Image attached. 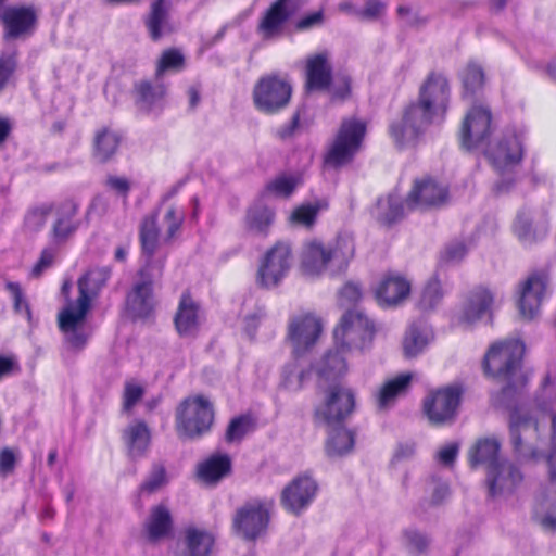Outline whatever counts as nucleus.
<instances>
[{"label":"nucleus","instance_id":"58836bf2","mask_svg":"<svg viewBox=\"0 0 556 556\" xmlns=\"http://www.w3.org/2000/svg\"><path fill=\"white\" fill-rule=\"evenodd\" d=\"M231 462L228 455H213L203 462L198 469L199 477L205 482H216L229 473Z\"/></svg>","mask_w":556,"mask_h":556},{"label":"nucleus","instance_id":"9b49d317","mask_svg":"<svg viewBox=\"0 0 556 556\" xmlns=\"http://www.w3.org/2000/svg\"><path fill=\"white\" fill-rule=\"evenodd\" d=\"M491 122L492 115L488 108L472 106L462 123L459 131L462 148L468 151L485 148L492 132Z\"/></svg>","mask_w":556,"mask_h":556},{"label":"nucleus","instance_id":"e433bc0d","mask_svg":"<svg viewBox=\"0 0 556 556\" xmlns=\"http://www.w3.org/2000/svg\"><path fill=\"white\" fill-rule=\"evenodd\" d=\"M348 159V122L342 121L340 129L330 144L325 159L326 168H338L342 166Z\"/></svg>","mask_w":556,"mask_h":556},{"label":"nucleus","instance_id":"39448f33","mask_svg":"<svg viewBox=\"0 0 556 556\" xmlns=\"http://www.w3.org/2000/svg\"><path fill=\"white\" fill-rule=\"evenodd\" d=\"M345 249L346 237L344 233H339L327 242L311 239L302 248V266L309 275L319 276L328 273L330 276L337 277L346 268Z\"/></svg>","mask_w":556,"mask_h":556},{"label":"nucleus","instance_id":"4d7b16f0","mask_svg":"<svg viewBox=\"0 0 556 556\" xmlns=\"http://www.w3.org/2000/svg\"><path fill=\"white\" fill-rule=\"evenodd\" d=\"M184 65L182 54L174 49L167 50L162 54L157 65L156 74L161 75L165 71H179Z\"/></svg>","mask_w":556,"mask_h":556},{"label":"nucleus","instance_id":"bf43d9fd","mask_svg":"<svg viewBox=\"0 0 556 556\" xmlns=\"http://www.w3.org/2000/svg\"><path fill=\"white\" fill-rule=\"evenodd\" d=\"M5 288L13 296L14 309L16 313L25 315L27 319H30V309L28 303L26 302L21 287L16 282L9 281L5 285Z\"/></svg>","mask_w":556,"mask_h":556},{"label":"nucleus","instance_id":"338daca9","mask_svg":"<svg viewBox=\"0 0 556 556\" xmlns=\"http://www.w3.org/2000/svg\"><path fill=\"white\" fill-rule=\"evenodd\" d=\"M431 504L440 505L450 496V485L440 479H432Z\"/></svg>","mask_w":556,"mask_h":556},{"label":"nucleus","instance_id":"2eb2a0df","mask_svg":"<svg viewBox=\"0 0 556 556\" xmlns=\"http://www.w3.org/2000/svg\"><path fill=\"white\" fill-rule=\"evenodd\" d=\"M462 389L446 387L429 395L424 402V410L434 425H444L454 420L460 404Z\"/></svg>","mask_w":556,"mask_h":556},{"label":"nucleus","instance_id":"c85d7f7f","mask_svg":"<svg viewBox=\"0 0 556 556\" xmlns=\"http://www.w3.org/2000/svg\"><path fill=\"white\" fill-rule=\"evenodd\" d=\"M123 440L128 455L134 459L140 458L150 446L151 432L144 421L136 420L124 430Z\"/></svg>","mask_w":556,"mask_h":556},{"label":"nucleus","instance_id":"864d4df0","mask_svg":"<svg viewBox=\"0 0 556 556\" xmlns=\"http://www.w3.org/2000/svg\"><path fill=\"white\" fill-rule=\"evenodd\" d=\"M468 248L462 240H454L445 245L440 254V263L454 265L459 263L467 254Z\"/></svg>","mask_w":556,"mask_h":556},{"label":"nucleus","instance_id":"3c124183","mask_svg":"<svg viewBox=\"0 0 556 556\" xmlns=\"http://www.w3.org/2000/svg\"><path fill=\"white\" fill-rule=\"evenodd\" d=\"M51 207L48 205H40L31 207L27 211L24 217V227L28 232L40 231L50 214Z\"/></svg>","mask_w":556,"mask_h":556},{"label":"nucleus","instance_id":"4c0bfd02","mask_svg":"<svg viewBox=\"0 0 556 556\" xmlns=\"http://www.w3.org/2000/svg\"><path fill=\"white\" fill-rule=\"evenodd\" d=\"M405 207L399 195L389 194L378 199L374 214L380 223L390 225L403 217Z\"/></svg>","mask_w":556,"mask_h":556},{"label":"nucleus","instance_id":"cd10ccee","mask_svg":"<svg viewBox=\"0 0 556 556\" xmlns=\"http://www.w3.org/2000/svg\"><path fill=\"white\" fill-rule=\"evenodd\" d=\"M215 536L206 529L189 526L182 533L185 556H211Z\"/></svg>","mask_w":556,"mask_h":556},{"label":"nucleus","instance_id":"6e6d98bb","mask_svg":"<svg viewBox=\"0 0 556 556\" xmlns=\"http://www.w3.org/2000/svg\"><path fill=\"white\" fill-rule=\"evenodd\" d=\"M296 187V180L290 176H280L267 185V191L277 197H289Z\"/></svg>","mask_w":556,"mask_h":556},{"label":"nucleus","instance_id":"e2e57ef3","mask_svg":"<svg viewBox=\"0 0 556 556\" xmlns=\"http://www.w3.org/2000/svg\"><path fill=\"white\" fill-rule=\"evenodd\" d=\"M301 113H302L301 110L295 111L294 114L292 115L291 119L288 123L281 125L277 129V136L280 139H289L296 134V131L301 127V123H300Z\"/></svg>","mask_w":556,"mask_h":556},{"label":"nucleus","instance_id":"5fc2aeb1","mask_svg":"<svg viewBox=\"0 0 556 556\" xmlns=\"http://www.w3.org/2000/svg\"><path fill=\"white\" fill-rule=\"evenodd\" d=\"M167 483L166 470L164 466L155 464L152 467V470L147 478V480L141 484L140 491L153 493L157 491L160 488Z\"/></svg>","mask_w":556,"mask_h":556},{"label":"nucleus","instance_id":"f704fd0d","mask_svg":"<svg viewBox=\"0 0 556 556\" xmlns=\"http://www.w3.org/2000/svg\"><path fill=\"white\" fill-rule=\"evenodd\" d=\"M148 538L157 541L165 538L172 530V516L164 505L154 506L144 523Z\"/></svg>","mask_w":556,"mask_h":556},{"label":"nucleus","instance_id":"a211bd4d","mask_svg":"<svg viewBox=\"0 0 556 556\" xmlns=\"http://www.w3.org/2000/svg\"><path fill=\"white\" fill-rule=\"evenodd\" d=\"M317 483L309 476L294 478L281 492V504L290 513L299 515L312 504Z\"/></svg>","mask_w":556,"mask_h":556},{"label":"nucleus","instance_id":"ddd939ff","mask_svg":"<svg viewBox=\"0 0 556 556\" xmlns=\"http://www.w3.org/2000/svg\"><path fill=\"white\" fill-rule=\"evenodd\" d=\"M291 247L287 242L276 243L264 256L258 271L257 282L265 287H276L291 267Z\"/></svg>","mask_w":556,"mask_h":556},{"label":"nucleus","instance_id":"4be33fe9","mask_svg":"<svg viewBox=\"0 0 556 556\" xmlns=\"http://www.w3.org/2000/svg\"><path fill=\"white\" fill-rule=\"evenodd\" d=\"M299 0H276L264 12L258 23V31L264 38H271L280 34L283 25L294 13Z\"/></svg>","mask_w":556,"mask_h":556},{"label":"nucleus","instance_id":"7ed1b4c3","mask_svg":"<svg viewBox=\"0 0 556 556\" xmlns=\"http://www.w3.org/2000/svg\"><path fill=\"white\" fill-rule=\"evenodd\" d=\"M109 277L110 270L105 267L88 270L78 280L77 300L70 301L58 315V325L65 342L74 350L84 349L91 336L87 325V314L91 307L92 298L105 285Z\"/></svg>","mask_w":556,"mask_h":556},{"label":"nucleus","instance_id":"393cba45","mask_svg":"<svg viewBox=\"0 0 556 556\" xmlns=\"http://www.w3.org/2000/svg\"><path fill=\"white\" fill-rule=\"evenodd\" d=\"M203 315L198 303L189 294H184L179 301L174 323L181 337H193L200 329Z\"/></svg>","mask_w":556,"mask_h":556},{"label":"nucleus","instance_id":"b1692460","mask_svg":"<svg viewBox=\"0 0 556 556\" xmlns=\"http://www.w3.org/2000/svg\"><path fill=\"white\" fill-rule=\"evenodd\" d=\"M496 294L490 289L479 286L473 288L464 304L462 319L468 324L480 320L484 315H491Z\"/></svg>","mask_w":556,"mask_h":556},{"label":"nucleus","instance_id":"de8ad7c7","mask_svg":"<svg viewBox=\"0 0 556 556\" xmlns=\"http://www.w3.org/2000/svg\"><path fill=\"white\" fill-rule=\"evenodd\" d=\"M367 126L366 119L350 117V162L365 148Z\"/></svg>","mask_w":556,"mask_h":556},{"label":"nucleus","instance_id":"69168bd1","mask_svg":"<svg viewBox=\"0 0 556 556\" xmlns=\"http://www.w3.org/2000/svg\"><path fill=\"white\" fill-rule=\"evenodd\" d=\"M55 251L51 248H47L42 251L40 258L34 265L31 276L39 277L46 269H48L54 261Z\"/></svg>","mask_w":556,"mask_h":556},{"label":"nucleus","instance_id":"7c9ffc66","mask_svg":"<svg viewBox=\"0 0 556 556\" xmlns=\"http://www.w3.org/2000/svg\"><path fill=\"white\" fill-rule=\"evenodd\" d=\"M77 208V204L73 201H65L60 205L52 226V238L54 241L63 242L77 230L79 226V222L75 219Z\"/></svg>","mask_w":556,"mask_h":556},{"label":"nucleus","instance_id":"bb28decb","mask_svg":"<svg viewBox=\"0 0 556 556\" xmlns=\"http://www.w3.org/2000/svg\"><path fill=\"white\" fill-rule=\"evenodd\" d=\"M36 18V12L30 7H11L5 9L2 14L4 36L7 38H17L30 33Z\"/></svg>","mask_w":556,"mask_h":556},{"label":"nucleus","instance_id":"ea45409f","mask_svg":"<svg viewBox=\"0 0 556 556\" xmlns=\"http://www.w3.org/2000/svg\"><path fill=\"white\" fill-rule=\"evenodd\" d=\"M401 544L412 556H420L428 553L431 538L416 527L404 528L401 532Z\"/></svg>","mask_w":556,"mask_h":556},{"label":"nucleus","instance_id":"f03ea898","mask_svg":"<svg viewBox=\"0 0 556 556\" xmlns=\"http://www.w3.org/2000/svg\"><path fill=\"white\" fill-rule=\"evenodd\" d=\"M534 402L540 416L534 417L522 408H516L510 414V440L515 453L520 457L533 456L532 440L539 435L543 422L551 427L556 453V368L548 369L544 375Z\"/></svg>","mask_w":556,"mask_h":556},{"label":"nucleus","instance_id":"f257e3e1","mask_svg":"<svg viewBox=\"0 0 556 556\" xmlns=\"http://www.w3.org/2000/svg\"><path fill=\"white\" fill-rule=\"evenodd\" d=\"M346 338L348 311H344L332 330V348L312 365L323 392V401L315 414L327 428L325 452L332 460L343 458L348 453Z\"/></svg>","mask_w":556,"mask_h":556},{"label":"nucleus","instance_id":"1a4fd4ad","mask_svg":"<svg viewBox=\"0 0 556 556\" xmlns=\"http://www.w3.org/2000/svg\"><path fill=\"white\" fill-rule=\"evenodd\" d=\"M441 122L440 115L420 102L408 105L400 122H393L389 132L397 147L415 144L429 125Z\"/></svg>","mask_w":556,"mask_h":556},{"label":"nucleus","instance_id":"6ab92c4d","mask_svg":"<svg viewBox=\"0 0 556 556\" xmlns=\"http://www.w3.org/2000/svg\"><path fill=\"white\" fill-rule=\"evenodd\" d=\"M450 100V85L447 79L441 75L431 73L419 90L418 102L440 115L444 119Z\"/></svg>","mask_w":556,"mask_h":556},{"label":"nucleus","instance_id":"c03bdc74","mask_svg":"<svg viewBox=\"0 0 556 556\" xmlns=\"http://www.w3.org/2000/svg\"><path fill=\"white\" fill-rule=\"evenodd\" d=\"M320 210L321 204L319 202L299 205L291 212L288 218L289 223L293 226L311 229L315 225Z\"/></svg>","mask_w":556,"mask_h":556},{"label":"nucleus","instance_id":"052dcab7","mask_svg":"<svg viewBox=\"0 0 556 556\" xmlns=\"http://www.w3.org/2000/svg\"><path fill=\"white\" fill-rule=\"evenodd\" d=\"M143 389L137 383L127 382L124 390V409L130 410L132 406L141 400Z\"/></svg>","mask_w":556,"mask_h":556},{"label":"nucleus","instance_id":"49530a36","mask_svg":"<svg viewBox=\"0 0 556 556\" xmlns=\"http://www.w3.org/2000/svg\"><path fill=\"white\" fill-rule=\"evenodd\" d=\"M533 218L534 212L528 207H522L518 212L514 223V231L520 241L532 242L535 239Z\"/></svg>","mask_w":556,"mask_h":556},{"label":"nucleus","instance_id":"6e6552de","mask_svg":"<svg viewBox=\"0 0 556 556\" xmlns=\"http://www.w3.org/2000/svg\"><path fill=\"white\" fill-rule=\"evenodd\" d=\"M292 92V84L286 75L267 74L255 83L252 100L258 112L274 115L289 105Z\"/></svg>","mask_w":556,"mask_h":556},{"label":"nucleus","instance_id":"5701e85b","mask_svg":"<svg viewBox=\"0 0 556 556\" xmlns=\"http://www.w3.org/2000/svg\"><path fill=\"white\" fill-rule=\"evenodd\" d=\"M485 155L493 166L498 170H504L509 166L518 164L522 157V149L519 138L516 135H509L500 140L495 146L482 148Z\"/></svg>","mask_w":556,"mask_h":556},{"label":"nucleus","instance_id":"412c9836","mask_svg":"<svg viewBox=\"0 0 556 556\" xmlns=\"http://www.w3.org/2000/svg\"><path fill=\"white\" fill-rule=\"evenodd\" d=\"M376 332L375 321L362 307H350V352L355 350L362 353L370 349Z\"/></svg>","mask_w":556,"mask_h":556},{"label":"nucleus","instance_id":"8fccbe9b","mask_svg":"<svg viewBox=\"0 0 556 556\" xmlns=\"http://www.w3.org/2000/svg\"><path fill=\"white\" fill-rule=\"evenodd\" d=\"M17 66V51L15 49L3 51L0 54V92L10 84Z\"/></svg>","mask_w":556,"mask_h":556},{"label":"nucleus","instance_id":"aec40b11","mask_svg":"<svg viewBox=\"0 0 556 556\" xmlns=\"http://www.w3.org/2000/svg\"><path fill=\"white\" fill-rule=\"evenodd\" d=\"M447 189L432 179L416 180L406 198L408 210L438 207L445 203Z\"/></svg>","mask_w":556,"mask_h":556},{"label":"nucleus","instance_id":"c756f323","mask_svg":"<svg viewBox=\"0 0 556 556\" xmlns=\"http://www.w3.org/2000/svg\"><path fill=\"white\" fill-rule=\"evenodd\" d=\"M331 83V66L326 53H319L307 59L306 88L308 90L326 89Z\"/></svg>","mask_w":556,"mask_h":556},{"label":"nucleus","instance_id":"2f4dec72","mask_svg":"<svg viewBox=\"0 0 556 556\" xmlns=\"http://www.w3.org/2000/svg\"><path fill=\"white\" fill-rule=\"evenodd\" d=\"M433 337L432 330L424 321H415L409 325L403 340V351L406 357H415L420 354Z\"/></svg>","mask_w":556,"mask_h":556},{"label":"nucleus","instance_id":"774afa93","mask_svg":"<svg viewBox=\"0 0 556 556\" xmlns=\"http://www.w3.org/2000/svg\"><path fill=\"white\" fill-rule=\"evenodd\" d=\"M458 450L457 443H450L443 446L437 454L438 460L445 466L452 465L457 457Z\"/></svg>","mask_w":556,"mask_h":556},{"label":"nucleus","instance_id":"0e129e2a","mask_svg":"<svg viewBox=\"0 0 556 556\" xmlns=\"http://www.w3.org/2000/svg\"><path fill=\"white\" fill-rule=\"evenodd\" d=\"M415 452L416 445L414 442L407 441L399 443L394 451L391 464L394 465L396 463L409 460L415 455Z\"/></svg>","mask_w":556,"mask_h":556},{"label":"nucleus","instance_id":"79ce46f5","mask_svg":"<svg viewBox=\"0 0 556 556\" xmlns=\"http://www.w3.org/2000/svg\"><path fill=\"white\" fill-rule=\"evenodd\" d=\"M164 1L155 0L146 20V25L153 40L160 39L167 29V9L164 7Z\"/></svg>","mask_w":556,"mask_h":556},{"label":"nucleus","instance_id":"680f3d73","mask_svg":"<svg viewBox=\"0 0 556 556\" xmlns=\"http://www.w3.org/2000/svg\"><path fill=\"white\" fill-rule=\"evenodd\" d=\"M324 23V13L321 10L309 13L301 17L295 27L298 30L305 31L321 26Z\"/></svg>","mask_w":556,"mask_h":556},{"label":"nucleus","instance_id":"09e8293b","mask_svg":"<svg viewBox=\"0 0 556 556\" xmlns=\"http://www.w3.org/2000/svg\"><path fill=\"white\" fill-rule=\"evenodd\" d=\"M137 105L140 110L150 111L152 106L165 94V88L162 85L152 86L149 83H141L137 87Z\"/></svg>","mask_w":556,"mask_h":556},{"label":"nucleus","instance_id":"a878e982","mask_svg":"<svg viewBox=\"0 0 556 556\" xmlns=\"http://www.w3.org/2000/svg\"><path fill=\"white\" fill-rule=\"evenodd\" d=\"M410 293V283L402 276L387 275L376 290L379 305L382 307H395L400 305Z\"/></svg>","mask_w":556,"mask_h":556},{"label":"nucleus","instance_id":"a18cd8bd","mask_svg":"<svg viewBox=\"0 0 556 556\" xmlns=\"http://www.w3.org/2000/svg\"><path fill=\"white\" fill-rule=\"evenodd\" d=\"M443 290L437 277L431 278L424 287L418 307L424 312L434 309L443 299Z\"/></svg>","mask_w":556,"mask_h":556},{"label":"nucleus","instance_id":"c9c22d12","mask_svg":"<svg viewBox=\"0 0 556 556\" xmlns=\"http://www.w3.org/2000/svg\"><path fill=\"white\" fill-rule=\"evenodd\" d=\"M412 374H400L396 377L387 380L377 394L379 408H387L394 403L397 396L404 394L412 382Z\"/></svg>","mask_w":556,"mask_h":556},{"label":"nucleus","instance_id":"4468645a","mask_svg":"<svg viewBox=\"0 0 556 556\" xmlns=\"http://www.w3.org/2000/svg\"><path fill=\"white\" fill-rule=\"evenodd\" d=\"M549 285V275L545 269L531 273L519 285L518 307L526 318H533L540 311Z\"/></svg>","mask_w":556,"mask_h":556},{"label":"nucleus","instance_id":"473e14b6","mask_svg":"<svg viewBox=\"0 0 556 556\" xmlns=\"http://www.w3.org/2000/svg\"><path fill=\"white\" fill-rule=\"evenodd\" d=\"M500 442L496 439H480L469 451V462L471 467L478 465L486 466V470L493 466V464H500L503 459H500Z\"/></svg>","mask_w":556,"mask_h":556},{"label":"nucleus","instance_id":"0eeeda50","mask_svg":"<svg viewBox=\"0 0 556 556\" xmlns=\"http://www.w3.org/2000/svg\"><path fill=\"white\" fill-rule=\"evenodd\" d=\"M213 421V405L203 395L186 399L176 410V429L180 438L199 439L210 431Z\"/></svg>","mask_w":556,"mask_h":556},{"label":"nucleus","instance_id":"20e7f679","mask_svg":"<svg viewBox=\"0 0 556 556\" xmlns=\"http://www.w3.org/2000/svg\"><path fill=\"white\" fill-rule=\"evenodd\" d=\"M177 191V187H174L166 192L156 213L147 216L141 223L139 237L144 258L152 260L161 244L172 243L182 231L185 207L176 203H166Z\"/></svg>","mask_w":556,"mask_h":556},{"label":"nucleus","instance_id":"13d9d810","mask_svg":"<svg viewBox=\"0 0 556 556\" xmlns=\"http://www.w3.org/2000/svg\"><path fill=\"white\" fill-rule=\"evenodd\" d=\"M386 4L380 0H367L364 8L356 10L354 14L362 21H375L384 14Z\"/></svg>","mask_w":556,"mask_h":556},{"label":"nucleus","instance_id":"9d476101","mask_svg":"<svg viewBox=\"0 0 556 556\" xmlns=\"http://www.w3.org/2000/svg\"><path fill=\"white\" fill-rule=\"evenodd\" d=\"M324 332L320 316L313 312H304L292 316L288 324L287 339L292 353L296 357L304 356L318 343Z\"/></svg>","mask_w":556,"mask_h":556},{"label":"nucleus","instance_id":"37998d69","mask_svg":"<svg viewBox=\"0 0 556 556\" xmlns=\"http://www.w3.org/2000/svg\"><path fill=\"white\" fill-rule=\"evenodd\" d=\"M464 97L473 98L484 85V72L482 67L473 62L468 63L462 73Z\"/></svg>","mask_w":556,"mask_h":556},{"label":"nucleus","instance_id":"dca6fc26","mask_svg":"<svg viewBox=\"0 0 556 556\" xmlns=\"http://www.w3.org/2000/svg\"><path fill=\"white\" fill-rule=\"evenodd\" d=\"M268 521V507L265 503L255 500L237 510L233 527L243 538L254 540L265 532Z\"/></svg>","mask_w":556,"mask_h":556},{"label":"nucleus","instance_id":"72a5a7b5","mask_svg":"<svg viewBox=\"0 0 556 556\" xmlns=\"http://www.w3.org/2000/svg\"><path fill=\"white\" fill-rule=\"evenodd\" d=\"M275 219V211L262 201L253 203L247 211L245 227L255 233H267Z\"/></svg>","mask_w":556,"mask_h":556},{"label":"nucleus","instance_id":"a19ab883","mask_svg":"<svg viewBox=\"0 0 556 556\" xmlns=\"http://www.w3.org/2000/svg\"><path fill=\"white\" fill-rule=\"evenodd\" d=\"M121 138L110 128H102L94 136L93 155L99 162H106L116 152Z\"/></svg>","mask_w":556,"mask_h":556},{"label":"nucleus","instance_id":"f3484780","mask_svg":"<svg viewBox=\"0 0 556 556\" xmlns=\"http://www.w3.org/2000/svg\"><path fill=\"white\" fill-rule=\"evenodd\" d=\"M520 469L509 460L493 464L486 470L485 483L491 497H501L513 494L522 482Z\"/></svg>","mask_w":556,"mask_h":556},{"label":"nucleus","instance_id":"423d86ee","mask_svg":"<svg viewBox=\"0 0 556 556\" xmlns=\"http://www.w3.org/2000/svg\"><path fill=\"white\" fill-rule=\"evenodd\" d=\"M523 354L525 344L518 339L495 342L484 356L482 363L484 374L500 381H506L508 383L504 389L506 391L521 369Z\"/></svg>","mask_w":556,"mask_h":556},{"label":"nucleus","instance_id":"f8f14e48","mask_svg":"<svg viewBox=\"0 0 556 556\" xmlns=\"http://www.w3.org/2000/svg\"><path fill=\"white\" fill-rule=\"evenodd\" d=\"M146 266L141 269V281L137 282L127 295V308L135 317H146L152 311V282L153 278L161 275L163 260L152 264L151 258H144Z\"/></svg>","mask_w":556,"mask_h":556},{"label":"nucleus","instance_id":"603ef678","mask_svg":"<svg viewBox=\"0 0 556 556\" xmlns=\"http://www.w3.org/2000/svg\"><path fill=\"white\" fill-rule=\"evenodd\" d=\"M252 421L248 416H239L233 418L227 427L225 439L227 442H240L244 435L251 430Z\"/></svg>","mask_w":556,"mask_h":556}]
</instances>
